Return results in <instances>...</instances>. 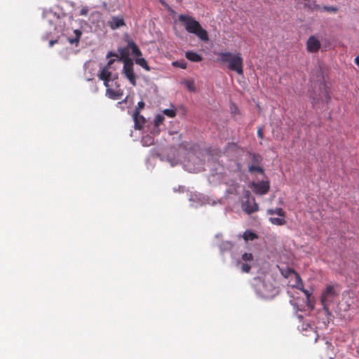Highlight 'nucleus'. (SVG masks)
Wrapping results in <instances>:
<instances>
[{
    "instance_id": "1",
    "label": "nucleus",
    "mask_w": 359,
    "mask_h": 359,
    "mask_svg": "<svg viewBox=\"0 0 359 359\" xmlns=\"http://www.w3.org/2000/svg\"><path fill=\"white\" fill-rule=\"evenodd\" d=\"M114 61V59H110L107 64L102 68L97 76L100 80L104 81V85L106 87V95L111 100H118L123 96V91L118 83V74H112L109 71V68Z\"/></svg>"
},
{
    "instance_id": "2",
    "label": "nucleus",
    "mask_w": 359,
    "mask_h": 359,
    "mask_svg": "<svg viewBox=\"0 0 359 359\" xmlns=\"http://www.w3.org/2000/svg\"><path fill=\"white\" fill-rule=\"evenodd\" d=\"M215 55L218 56L216 62L225 65L230 71L239 75L243 74V59L240 53L233 54L231 52H218Z\"/></svg>"
},
{
    "instance_id": "3",
    "label": "nucleus",
    "mask_w": 359,
    "mask_h": 359,
    "mask_svg": "<svg viewBox=\"0 0 359 359\" xmlns=\"http://www.w3.org/2000/svg\"><path fill=\"white\" fill-rule=\"evenodd\" d=\"M179 20L189 33L194 34L203 41L209 40L207 31L203 29L200 23L191 16L180 15Z\"/></svg>"
},
{
    "instance_id": "4",
    "label": "nucleus",
    "mask_w": 359,
    "mask_h": 359,
    "mask_svg": "<svg viewBox=\"0 0 359 359\" xmlns=\"http://www.w3.org/2000/svg\"><path fill=\"white\" fill-rule=\"evenodd\" d=\"M338 296V292L333 285H327L323 291L320 297V303L323 305V310L327 314H330V306L334 303L335 297Z\"/></svg>"
},
{
    "instance_id": "5",
    "label": "nucleus",
    "mask_w": 359,
    "mask_h": 359,
    "mask_svg": "<svg viewBox=\"0 0 359 359\" xmlns=\"http://www.w3.org/2000/svg\"><path fill=\"white\" fill-rule=\"evenodd\" d=\"M241 208L248 215L257 212L259 210V206L255 202V198L248 190L245 191L243 193V201L241 203Z\"/></svg>"
},
{
    "instance_id": "6",
    "label": "nucleus",
    "mask_w": 359,
    "mask_h": 359,
    "mask_svg": "<svg viewBox=\"0 0 359 359\" xmlns=\"http://www.w3.org/2000/svg\"><path fill=\"white\" fill-rule=\"evenodd\" d=\"M118 53H115L111 51L109 52L107 55V58H110L111 57H114L117 58L119 61H122L123 64L128 63V62H133V60L129 57V48L128 47L118 48Z\"/></svg>"
},
{
    "instance_id": "7",
    "label": "nucleus",
    "mask_w": 359,
    "mask_h": 359,
    "mask_svg": "<svg viewBox=\"0 0 359 359\" xmlns=\"http://www.w3.org/2000/svg\"><path fill=\"white\" fill-rule=\"evenodd\" d=\"M123 74L128 79L129 82L133 86H136V75L134 72L133 62H128L123 64Z\"/></svg>"
},
{
    "instance_id": "8",
    "label": "nucleus",
    "mask_w": 359,
    "mask_h": 359,
    "mask_svg": "<svg viewBox=\"0 0 359 359\" xmlns=\"http://www.w3.org/2000/svg\"><path fill=\"white\" fill-rule=\"evenodd\" d=\"M241 259L243 263L241 264V269L243 273H249L252 268V264L254 261V257L252 253L245 252L242 255Z\"/></svg>"
},
{
    "instance_id": "9",
    "label": "nucleus",
    "mask_w": 359,
    "mask_h": 359,
    "mask_svg": "<svg viewBox=\"0 0 359 359\" xmlns=\"http://www.w3.org/2000/svg\"><path fill=\"white\" fill-rule=\"evenodd\" d=\"M252 187H253V191L259 195L266 194L270 189V184L268 181H262L257 183L252 182Z\"/></svg>"
},
{
    "instance_id": "10",
    "label": "nucleus",
    "mask_w": 359,
    "mask_h": 359,
    "mask_svg": "<svg viewBox=\"0 0 359 359\" xmlns=\"http://www.w3.org/2000/svg\"><path fill=\"white\" fill-rule=\"evenodd\" d=\"M320 46V41L315 36H311L306 41V50L309 53L318 52Z\"/></svg>"
},
{
    "instance_id": "11",
    "label": "nucleus",
    "mask_w": 359,
    "mask_h": 359,
    "mask_svg": "<svg viewBox=\"0 0 359 359\" xmlns=\"http://www.w3.org/2000/svg\"><path fill=\"white\" fill-rule=\"evenodd\" d=\"M133 116L135 123V128L137 130H141L146 122L144 117L140 114L137 109H135Z\"/></svg>"
},
{
    "instance_id": "12",
    "label": "nucleus",
    "mask_w": 359,
    "mask_h": 359,
    "mask_svg": "<svg viewBox=\"0 0 359 359\" xmlns=\"http://www.w3.org/2000/svg\"><path fill=\"white\" fill-rule=\"evenodd\" d=\"M108 25L111 29H116L126 25L123 18L118 16H113L108 22Z\"/></svg>"
},
{
    "instance_id": "13",
    "label": "nucleus",
    "mask_w": 359,
    "mask_h": 359,
    "mask_svg": "<svg viewBox=\"0 0 359 359\" xmlns=\"http://www.w3.org/2000/svg\"><path fill=\"white\" fill-rule=\"evenodd\" d=\"M187 59L191 62H201L203 60V57L198 53L193 51H187L185 53Z\"/></svg>"
},
{
    "instance_id": "14",
    "label": "nucleus",
    "mask_w": 359,
    "mask_h": 359,
    "mask_svg": "<svg viewBox=\"0 0 359 359\" xmlns=\"http://www.w3.org/2000/svg\"><path fill=\"white\" fill-rule=\"evenodd\" d=\"M128 47L129 50H131L132 54L134 55V56L140 57L142 55V52L138 48V46L135 44V43L133 41H130L128 43Z\"/></svg>"
},
{
    "instance_id": "15",
    "label": "nucleus",
    "mask_w": 359,
    "mask_h": 359,
    "mask_svg": "<svg viewBox=\"0 0 359 359\" xmlns=\"http://www.w3.org/2000/svg\"><path fill=\"white\" fill-rule=\"evenodd\" d=\"M267 213L270 215H277L280 217H285V213L283 210L280 208H276L275 209H269Z\"/></svg>"
},
{
    "instance_id": "16",
    "label": "nucleus",
    "mask_w": 359,
    "mask_h": 359,
    "mask_svg": "<svg viewBox=\"0 0 359 359\" xmlns=\"http://www.w3.org/2000/svg\"><path fill=\"white\" fill-rule=\"evenodd\" d=\"M182 83L184 84L187 89L190 92H195L196 90L194 80H184Z\"/></svg>"
},
{
    "instance_id": "17",
    "label": "nucleus",
    "mask_w": 359,
    "mask_h": 359,
    "mask_svg": "<svg viewBox=\"0 0 359 359\" xmlns=\"http://www.w3.org/2000/svg\"><path fill=\"white\" fill-rule=\"evenodd\" d=\"M74 34L75 37L72 39H69V41L71 44H77L80 40L82 32L80 29H75L74 31Z\"/></svg>"
},
{
    "instance_id": "18",
    "label": "nucleus",
    "mask_w": 359,
    "mask_h": 359,
    "mask_svg": "<svg viewBox=\"0 0 359 359\" xmlns=\"http://www.w3.org/2000/svg\"><path fill=\"white\" fill-rule=\"evenodd\" d=\"M269 221L271 224L277 226H282L285 224L286 221L285 219V217L279 218V217H270Z\"/></svg>"
},
{
    "instance_id": "19",
    "label": "nucleus",
    "mask_w": 359,
    "mask_h": 359,
    "mask_svg": "<svg viewBox=\"0 0 359 359\" xmlns=\"http://www.w3.org/2000/svg\"><path fill=\"white\" fill-rule=\"evenodd\" d=\"M135 63L137 65H139L140 67H142L146 71H150V67L148 65L147 62L144 58H143V57L136 58Z\"/></svg>"
},
{
    "instance_id": "20",
    "label": "nucleus",
    "mask_w": 359,
    "mask_h": 359,
    "mask_svg": "<svg viewBox=\"0 0 359 359\" xmlns=\"http://www.w3.org/2000/svg\"><path fill=\"white\" fill-rule=\"evenodd\" d=\"M257 238V236L255 233H253L250 231H246L243 233V238L245 241H253Z\"/></svg>"
},
{
    "instance_id": "21",
    "label": "nucleus",
    "mask_w": 359,
    "mask_h": 359,
    "mask_svg": "<svg viewBox=\"0 0 359 359\" xmlns=\"http://www.w3.org/2000/svg\"><path fill=\"white\" fill-rule=\"evenodd\" d=\"M164 121V117L163 116L161 115V114H158L156 116L155 119H154V125H155V127L156 128H158V126L163 123ZM156 133H158V129H157V131H156Z\"/></svg>"
},
{
    "instance_id": "22",
    "label": "nucleus",
    "mask_w": 359,
    "mask_h": 359,
    "mask_svg": "<svg viewBox=\"0 0 359 359\" xmlns=\"http://www.w3.org/2000/svg\"><path fill=\"white\" fill-rule=\"evenodd\" d=\"M172 65L173 67H179V68H181L182 69H185L187 67V62L184 60H182V61H179V60H177V61H174L172 62Z\"/></svg>"
},
{
    "instance_id": "23",
    "label": "nucleus",
    "mask_w": 359,
    "mask_h": 359,
    "mask_svg": "<svg viewBox=\"0 0 359 359\" xmlns=\"http://www.w3.org/2000/svg\"><path fill=\"white\" fill-rule=\"evenodd\" d=\"M248 170L250 172H259V173L264 172V169L262 167H260L259 165H250Z\"/></svg>"
},
{
    "instance_id": "24",
    "label": "nucleus",
    "mask_w": 359,
    "mask_h": 359,
    "mask_svg": "<svg viewBox=\"0 0 359 359\" xmlns=\"http://www.w3.org/2000/svg\"><path fill=\"white\" fill-rule=\"evenodd\" d=\"M321 9L323 11L330 12V13H335L338 11V8L336 6H322Z\"/></svg>"
},
{
    "instance_id": "25",
    "label": "nucleus",
    "mask_w": 359,
    "mask_h": 359,
    "mask_svg": "<svg viewBox=\"0 0 359 359\" xmlns=\"http://www.w3.org/2000/svg\"><path fill=\"white\" fill-rule=\"evenodd\" d=\"M163 114L168 117L173 118L176 115V111L175 109H166L163 110Z\"/></svg>"
},
{
    "instance_id": "26",
    "label": "nucleus",
    "mask_w": 359,
    "mask_h": 359,
    "mask_svg": "<svg viewBox=\"0 0 359 359\" xmlns=\"http://www.w3.org/2000/svg\"><path fill=\"white\" fill-rule=\"evenodd\" d=\"M252 161L254 163H259L262 161V156L259 154H252Z\"/></svg>"
},
{
    "instance_id": "27",
    "label": "nucleus",
    "mask_w": 359,
    "mask_h": 359,
    "mask_svg": "<svg viewBox=\"0 0 359 359\" xmlns=\"http://www.w3.org/2000/svg\"><path fill=\"white\" fill-rule=\"evenodd\" d=\"M88 13V8L87 6H83L82 7V8L80 10V15H84V16H86Z\"/></svg>"
},
{
    "instance_id": "28",
    "label": "nucleus",
    "mask_w": 359,
    "mask_h": 359,
    "mask_svg": "<svg viewBox=\"0 0 359 359\" xmlns=\"http://www.w3.org/2000/svg\"><path fill=\"white\" fill-rule=\"evenodd\" d=\"M323 87L325 88L324 97H325V101L327 102L330 98V95H329V92L327 90L326 85L325 83L323 84Z\"/></svg>"
},
{
    "instance_id": "29",
    "label": "nucleus",
    "mask_w": 359,
    "mask_h": 359,
    "mask_svg": "<svg viewBox=\"0 0 359 359\" xmlns=\"http://www.w3.org/2000/svg\"><path fill=\"white\" fill-rule=\"evenodd\" d=\"M297 287L304 293V294L306 296V297L308 299L309 298V297L311 296V292L309 290H305V289H304L302 287H300L299 286H297Z\"/></svg>"
},
{
    "instance_id": "30",
    "label": "nucleus",
    "mask_w": 359,
    "mask_h": 359,
    "mask_svg": "<svg viewBox=\"0 0 359 359\" xmlns=\"http://www.w3.org/2000/svg\"><path fill=\"white\" fill-rule=\"evenodd\" d=\"M257 135L260 139H263L264 134H263V128L262 127H259L257 130Z\"/></svg>"
},
{
    "instance_id": "31",
    "label": "nucleus",
    "mask_w": 359,
    "mask_h": 359,
    "mask_svg": "<svg viewBox=\"0 0 359 359\" xmlns=\"http://www.w3.org/2000/svg\"><path fill=\"white\" fill-rule=\"evenodd\" d=\"M321 8H322V7H320L319 5L316 4H313V6L312 7H311V8L312 10H319V9H320Z\"/></svg>"
},
{
    "instance_id": "32",
    "label": "nucleus",
    "mask_w": 359,
    "mask_h": 359,
    "mask_svg": "<svg viewBox=\"0 0 359 359\" xmlns=\"http://www.w3.org/2000/svg\"><path fill=\"white\" fill-rule=\"evenodd\" d=\"M224 245L226 248L231 249L232 248V244L230 242H226Z\"/></svg>"
},
{
    "instance_id": "33",
    "label": "nucleus",
    "mask_w": 359,
    "mask_h": 359,
    "mask_svg": "<svg viewBox=\"0 0 359 359\" xmlns=\"http://www.w3.org/2000/svg\"><path fill=\"white\" fill-rule=\"evenodd\" d=\"M144 103L143 102H138V108L139 109H142L144 108Z\"/></svg>"
},
{
    "instance_id": "34",
    "label": "nucleus",
    "mask_w": 359,
    "mask_h": 359,
    "mask_svg": "<svg viewBox=\"0 0 359 359\" xmlns=\"http://www.w3.org/2000/svg\"><path fill=\"white\" fill-rule=\"evenodd\" d=\"M355 62L357 65H359V55L355 58Z\"/></svg>"
},
{
    "instance_id": "35",
    "label": "nucleus",
    "mask_w": 359,
    "mask_h": 359,
    "mask_svg": "<svg viewBox=\"0 0 359 359\" xmlns=\"http://www.w3.org/2000/svg\"><path fill=\"white\" fill-rule=\"evenodd\" d=\"M92 15H97V17H100L101 14L100 12L96 11L92 13Z\"/></svg>"
},
{
    "instance_id": "36",
    "label": "nucleus",
    "mask_w": 359,
    "mask_h": 359,
    "mask_svg": "<svg viewBox=\"0 0 359 359\" xmlns=\"http://www.w3.org/2000/svg\"><path fill=\"white\" fill-rule=\"evenodd\" d=\"M56 42V41H50V46H53V45Z\"/></svg>"
},
{
    "instance_id": "37",
    "label": "nucleus",
    "mask_w": 359,
    "mask_h": 359,
    "mask_svg": "<svg viewBox=\"0 0 359 359\" xmlns=\"http://www.w3.org/2000/svg\"><path fill=\"white\" fill-rule=\"evenodd\" d=\"M296 277H297V280H298V281H299V282H301V279H300L299 276V275H297V276H296Z\"/></svg>"
},
{
    "instance_id": "38",
    "label": "nucleus",
    "mask_w": 359,
    "mask_h": 359,
    "mask_svg": "<svg viewBox=\"0 0 359 359\" xmlns=\"http://www.w3.org/2000/svg\"><path fill=\"white\" fill-rule=\"evenodd\" d=\"M263 295H264V296H266V297H268V296H269V294H267V293L264 294H264H263Z\"/></svg>"
},
{
    "instance_id": "39",
    "label": "nucleus",
    "mask_w": 359,
    "mask_h": 359,
    "mask_svg": "<svg viewBox=\"0 0 359 359\" xmlns=\"http://www.w3.org/2000/svg\"><path fill=\"white\" fill-rule=\"evenodd\" d=\"M241 264L240 261H238V262H237V264L238 265V264Z\"/></svg>"
}]
</instances>
